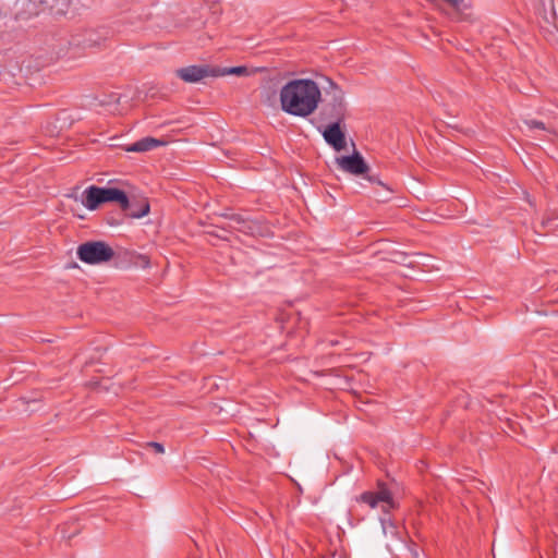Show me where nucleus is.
I'll list each match as a JSON object with an SVG mask.
<instances>
[{"label":"nucleus","mask_w":558,"mask_h":558,"mask_svg":"<svg viewBox=\"0 0 558 558\" xmlns=\"http://www.w3.org/2000/svg\"><path fill=\"white\" fill-rule=\"evenodd\" d=\"M320 100V88L311 78L291 80L280 89L282 111L294 117H310L318 109Z\"/></svg>","instance_id":"1"},{"label":"nucleus","mask_w":558,"mask_h":558,"mask_svg":"<svg viewBox=\"0 0 558 558\" xmlns=\"http://www.w3.org/2000/svg\"><path fill=\"white\" fill-rule=\"evenodd\" d=\"M117 202L121 208L129 207V197L122 190L90 185L83 192L82 204L89 210H96L101 204Z\"/></svg>","instance_id":"2"},{"label":"nucleus","mask_w":558,"mask_h":558,"mask_svg":"<svg viewBox=\"0 0 558 558\" xmlns=\"http://www.w3.org/2000/svg\"><path fill=\"white\" fill-rule=\"evenodd\" d=\"M330 87L327 95L330 97L319 110V118L324 122L342 123L347 117V104L344 100V92L332 81H329Z\"/></svg>","instance_id":"3"},{"label":"nucleus","mask_w":558,"mask_h":558,"mask_svg":"<svg viewBox=\"0 0 558 558\" xmlns=\"http://www.w3.org/2000/svg\"><path fill=\"white\" fill-rule=\"evenodd\" d=\"M76 255L85 264L97 265L110 260L114 256V252L106 242L89 241L78 245Z\"/></svg>","instance_id":"4"},{"label":"nucleus","mask_w":558,"mask_h":558,"mask_svg":"<svg viewBox=\"0 0 558 558\" xmlns=\"http://www.w3.org/2000/svg\"><path fill=\"white\" fill-rule=\"evenodd\" d=\"M357 501L368 505L372 509L380 506L386 512L396 507L392 494L385 483H378L376 492H365L360 495Z\"/></svg>","instance_id":"5"},{"label":"nucleus","mask_w":558,"mask_h":558,"mask_svg":"<svg viewBox=\"0 0 558 558\" xmlns=\"http://www.w3.org/2000/svg\"><path fill=\"white\" fill-rule=\"evenodd\" d=\"M175 75L185 83H198L206 77H215V66L189 65L175 70Z\"/></svg>","instance_id":"6"},{"label":"nucleus","mask_w":558,"mask_h":558,"mask_svg":"<svg viewBox=\"0 0 558 558\" xmlns=\"http://www.w3.org/2000/svg\"><path fill=\"white\" fill-rule=\"evenodd\" d=\"M336 162L341 170L354 175L365 174L369 169L368 165L359 153H354L351 156L338 157L336 158Z\"/></svg>","instance_id":"7"},{"label":"nucleus","mask_w":558,"mask_h":558,"mask_svg":"<svg viewBox=\"0 0 558 558\" xmlns=\"http://www.w3.org/2000/svg\"><path fill=\"white\" fill-rule=\"evenodd\" d=\"M322 134L326 143L330 145L335 150L340 151L345 148V134L341 129V123H328Z\"/></svg>","instance_id":"8"},{"label":"nucleus","mask_w":558,"mask_h":558,"mask_svg":"<svg viewBox=\"0 0 558 558\" xmlns=\"http://www.w3.org/2000/svg\"><path fill=\"white\" fill-rule=\"evenodd\" d=\"M105 39L98 34V32L89 29L82 34L73 35L70 45L82 49H92L100 47Z\"/></svg>","instance_id":"9"},{"label":"nucleus","mask_w":558,"mask_h":558,"mask_svg":"<svg viewBox=\"0 0 558 558\" xmlns=\"http://www.w3.org/2000/svg\"><path fill=\"white\" fill-rule=\"evenodd\" d=\"M227 217L231 223L230 228H233L240 232H243L245 234H256L259 232V225L255 220H251L246 217H244L241 214H230V215H223Z\"/></svg>","instance_id":"10"},{"label":"nucleus","mask_w":558,"mask_h":558,"mask_svg":"<svg viewBox=\"0 0 558 558\" xmlns=\"http://www.w3.org/2000/svg\"><path fill=\"white\" fill-rule=\"evenodd\" d=\"M129 207L121 208L131 218H143L149 213L150 206L147 199L130 201Z\"/></svg>","instance_id":"11"},{"label":"nucleus","mask_w":558,"mask_h":558,"mask_svg":"<svg viewBox=\"0 0 558 558\" xmlns=\"http://www.w3.org/2000/svg\"><path fill=\"white\" fill-rule=\"evenodd\" d=\"M160 145H163L162 141L148 136L126 146L124 149L126 151L144 153L149 151Z\"/></svg>","instance_id":"12"},{"label":"nucleus","mask_w":558,"mask_h":558,"mask_svg":"<svg viewBox=\"0 0 558 558\" xmlns=\"http://www.w3.org/2000/svg\"><path fill=\"white\" fill-rule=\"evenodd\" d=\"M248 70L246 66H232V68H215V77L226 75H246Z\"/></svg>","instance_id":"13"},{"label":"nucleus","mask_w":558,"mask_h":558,"mask_svg":"<svg viewBox=\"0 0 558 558\" xmlns=\"http://www.w3.org/2000/svg\"><path fill=\"white\" fill-rule=\"evenodd\" d=\"M524 123H525V125L527 126L529 130H534V129L547 130L545 123L542 122V121L525 120Z\"/></svg>","instance_id":"14"},{"label":"nucleus","mask_w":558,"mask_h":558,"mask_svg":"<svg viewBox=\"0 0 558 558\" xmlns=\"http://www.w3.org/2000/svg\"><path fill=\"white\" fill-rule=\"evenodd\" d=\"M365 174H366V177H365V178H366L371 183H373V184H377L378 186L384 187V189H386L387 191L391 192V189H389V187H388L384 182H381V181L379 180L378 175H375V174H367V173H365Z\"/></svg>","instance_id":"15"},{"label":"nucleus","mask_w":558,"mask_h":558,"mask_svg":"<svg viewBox=\"0 0 558 558\" xmlns=\"http://www.w3.org/2000/svg\"><path fill=\"white\" fill-rule=\"evenodd\" d=\"M146 447L151 448L158 454H161L165 452L163 445L160 442H157V441H149L146 444Z\"/></svg>","instance_id":"16"},{"label":"nucleus","mask_w":558,"mask_h":558,"mask_svg":"<svg viewBox=\"0 0 558 558\" xmlns=\"http://www.w3.org/2000/svg\"><path fill=\"white\" fill-rule=\"evenodd\" d=\"M141 257H142V259H143V262H144V265H145V266H148V265H149V259H148V257H147V256H141Z\"/></svg>","instance_id":"17"},{"label":"nucleus","mask_w":558,"mask_h":558,"mask_svg":"<svg viewBox=\"0 0 558 558\" xmlns=\"http://www.w3.org/2000/svg\"><path fill=\"white\" fill-rule=\"evenodd\" d=\"M557 299H558V295H557Z\"/></svg>","instance_id":"18"}]
</instances>
